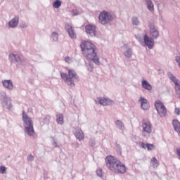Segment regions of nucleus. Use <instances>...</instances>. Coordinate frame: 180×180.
<instances>
[{
	"label": "nucleus",
	"mask_w": 180,
	"mask_h": 180,
	"mask_svg": "<svg viewBox=\"0 0 180 180\" xmlns=\"http://www.w3.org/2000/svg\"><path fill=\"white\" fill-rule=\"evenodd\" d=\"M80 48L83 52L84 57H86L87 60H91L93 63H95L96 65H99L101 62L99 58L96 56V46L94 44L89 41H83L80 44Z\"/></svg>",
	"instance_id": "obj_1"
},
{
	"label": "nucleus",
	"mask_w": 180,
	"mask_h": 180,
	"mask_svg": "<svg viewBox=\"0 0 180 180\" xmlns=\"http://www.w3.org/2000/svg\"><path fill=\"white\" fill-rule=\"evenodd\" d=\"M105 164L107 167L112 172L117 174H126V166L117 158L113 156H107L105 158Z\"/></svg>",
	"instance_id": "obj_2"
},
{
	"label": "nucleus",
	"mask_w": 180,
	"mask_h": 180,
	"mask_svg": "<svg viewBox=\"0 0 180 180\" xmlns=\"http://www.w3.org/2000/svg\"><path fill=\"white\" fill-rule=\"evenodd\" d=\"M60 77L63 79L65 84L69 85V86H75V82L79 81V76L77 74V72L74 69H68V74L60 72Z\"/></svg>",
	"instance_id": "obj_3"
},
{
	"label": "nucleus",
	"mask_w": 180,
	"mask_h": 180,
	"mask_svg": "<svg viewBox=\"0 0 180 180\" xmlns=\"http://www.w3.org/2000/svg\"><path fill=\"white\" fill-rule=\"evenodd\" d=\"M22 117L25 133H26L27 136H30V137L34 136V128L33 127V121L32 120V118H30L25 110H22Z\"/></svg>",
	"instance_id": "obj_4"
},
{
	"label": "nucleus",
	"mask_w": 180,
	"mask_h": 180,
	"mask_svg": "<svg viewBox=\"0 0 180 180\" xmlns=\"http://www.w3.org/2000/svg\"><path fill=\"white\" fill-rule=\"evenodd\" d=\"M115 15L110 12L106 11H102L98 15V22L101 25H105L113 22Z\"/></svg>",
	"instance_id": "obj_5"
},
{
	"label": "nucleus",
	"mask_w": 180,
	"mask_h": 180,
	"mask_svg": "<svg viewBox=\"0 0 180 180\" xmlns=\"http://www.w3.org/2000/svg\"><path fill=\"white\" fill-rule=\"evenodd\" d=\"M142 134L143 136H149L153 131V125L148 120H143L142 122Z\"/></svg>",
	"instance_id": "obj_6"
},
{
	"label": "nucleus",
	"mask_w": 180,
	"mask_h": 180,
	"mask_svg": "<svg viewBox=\"0 0 180 180\" xmlns=\"http://www.w3.org/2000/svg\"><path fill=\"white\" fill-rule=\"evenodd\" d=\"M8 59L11 63H17L20 65H26V64H27V61L25 58H22L18 54L11 53L8 56Z\"/></svg>",
	"instance_id": "obj_7"
},
{
	"label": "nucleus",
	"mask_w": 180,
	"mask_h": 180,
	"mask_svg": "<svg viewBox=\"0 0 180 180\" xmlns=\"http://www.w3.org/2000/svg\"><path fill=\"white\" fill-rule=\"evenodd\" d=\"M155 108L161 117L167 116V108L161 101L158 100L155 102Z\"/></svg>",
	"instance_id": "obj_8"
},
{
	"label": "nucleus",
	"mask_w": 180,
	"mask_h": 180,
	"mask_svg": "<svg viewBox=\"0 0 180 180\" xmlns=\"http://www.w3.org/2000/svg\"><path fill=\"white\" fill-rule=\"evenodd\" d=\"M167 77L175 85L176 94H177L179 98H180V81L172 74L171 72H167Z\"/></svg>",
	"instance_id": "obj_9"
},
{
	"label": "nucleus",
	"mask_w": 180,
	"mask_h": 180,
	"mask_svg": "<svg viewBox=\"0 0 180 180\" xmlns=\"http://www.w3.org/2000/svg\"><path fill=\"white\" fill-rule=\"evenodd\" d=\"M96 103L102 105L103 106H110L114 103L113 100L108 98L99 97L95 100Z\"/></svg>",
	"instance_id": "obj_10"
},
{
	"label": "nucleus",
	"mask_w": 180,
	"mask_h": 180,
	"mask_svg": "<svg viewBox=\"0 0 180 180\" xmlns=\"http://www.w3.org/2000/svg\"><path fill=\"white\" fill-rule=\"evenodd\" d=\"M85 32L90 37H95L96 36V26L89 24L85 26Z\"/></svg>",
	"instance_id": "obj_11"
},
{
	"label": "nucleus",
	"mask_w": 180,
	"mask_h": 180,
	"mask_svg": "<svg viewBox=\"0 0 180 180\" xmlns=\"http://www.w3.org/2000/svg\"><path fill=\"white\" fill-rule=\"evenodd\" d=\"M122 53L126 58H131L133 57V49L127 44H124L122 46Z\"/></svg>",
	"instance_id": "obj_12"
},
{
	"label": "nucleus",
	"mask_w": 180,
	"mask_h": 180,
	"mask_svg": "<svg viewBox=\"0 0 180 180\" xmlns=\"http://www.w3.org/2000/svg\"><path fill=\"white\" fill-rule=\"evenodd\" d=\"M144 44L148 46L149 50H151L154 47V39L152 37H148L147 34L143 35Z\"/></svg>",
	"instance_id": "obj_13"
},
{
	"label": "nucleus",
	"mask_w": 180,
	"mask_h": 180,
	"mask_svg": "<svg viewBox=\"0 0 180 180\" xmlns=\"http://www.w3.org/2000/svg\"><path fill=\"white\" fill-rule=\"evenodd\" d=\"M150 36L152 39H158L160 37V32H158V30L155 28V26L154 24H150Z\"/></svg>",
	"instance_id": "obj_14"
},
{
	"label": "nucleus",
	"mask_w": 180,
	"mask_h": 180,
	"mask_svg": "<svg viewBox=\"0 0 180 180\" xmlns=\"http://www.w3.org/2000/svg\"><path fill=\"white\" fill-rule=\"evenodd\" d=\"M19 25V15H15L8 23L10 29H16Z\"/></svg>",
	"instance_id": "obj_15"
},
{
	"label": "nucleus",
	"mask_w": 180,
	"mask_h": 180,
	"mask_svg": "<svg viewBox=\"0 0 180 180\" xmlns=\"http://www.w3.org/2000/svg\"><path fill=\"white\" fill-rule=\"evenodd\" d=\"M74 135L75 136L76 139L79 140V141H82L84 139H85V134L81 128L77 127L75 129L74 132Z\"/></svg>",
	"instance_id": "obj_16"
},
{
	"label": "nucleus",
	"mask_w": 180,
	"mask_h": 180,
	"mask_svg": "<svg viewBox=\"0 0 180 180\" xmlns=\"http://www.w3.org/2000/svg\"><path fill=\"white\" fill-rule=\"evenodd\" d=\"M1 84L8 91H13V82L11 79H4L1 81Z\"/></svg>",
	"instance_id": "obj_17"
},
{
	"label": "nucleus",
	"mask_w": 180,
	"mask_h": 180,
	"mask_svg": "<svg viewBox=\"0 0 180 180\" xmlns=\"http://www.w3.org/2000/svg\"><path fill=\"white\" fill-rule=\"evenodd\" d=\"M65 29L68 33L70 39H75V31H74V28L72 27V26L70 25V24H66L65 25Z\"/></svg>",
	"instance_id": "obj_18"
},
{
	"label": "nucleus",
	"mask_w": 180,
	"mask_h": 180,
	"mask_svg": "<svg viewBox=\"0 0 180 180\" xmlns=\"http://www.w3.org/2000/svg\"><path fill=\"white\" fill-rule=\"evenodd\" d=\"M139 102L141 103V107L143 110H148L150 105H148V101L144 97H140Z\"/></svg>",
	"instance_id": "obj_19"
},
{
	"label": "nucleus",
	"mask_w": 180,
	"mask_h": 180,
	"mask_svg": "<svg viewBox=\"0 0 180 180\" xmlns=\"http://www.w3.org/2000/svg\"><path fill=\"white\" fill-rule=\"evenodd\" d=\"M3 106L6 108V109H8V110H11L12 109V103L11 98H6V100L3 101Z\"/></svg>",
	"instance_id": "obj_20"
},
{
	"label": "nucleus",
	"mask_w": 180,
	"mask_h": 180,
	"mask_svg": "<svg viewBox=\"0 0 180 180\" xmlns=\"http://www.w3.org/2000/svg\"><path fill=\"white\" fill-rule=\"evenodd\" d=\"M172 124H173V127L175 130V131H176L179 134V136H180V122L179 121H178L177 120H174L172 121Z\"/></svg>",
	"instance_id": "obj_21"
},
{
	"label": "nucleus",
	"mask_w": 180,
	"mask_h": 180,
	"mask_svg": "<svg viewBox=\"0 0 180 180\" xmlns=\"http://www.w3.org/2000/svg\"><path fill=\"white\" fill-rule=\"evenodd\" d=\"M142 87L143 89H146V91H151V89H153V86H151V84L145 79L142 80Z\"/></svg>",
	"instance_id": "obj_22"
},
{
	"label": "nucleus",
	"mask_w": 180,
	"mask_h": 180,
	"mask_svg": "<svg viewBox=\"0 0 180 180\" xmlns=\"http://www.w3.org/2000/svg\"><path fill=\"white\" fill-rule=\"evenodd\" d=\"M150 165L154 169H157L158 168V165H160V164L158 163V160H157L156 157H153L151 158Z\"/></svg>",
	"instance_id": "obj_23"
},
{
	"label": "nucleus",
	"mask_w": 180,
	"mask_h": 180,
	"mask_svg": "<svg viewBox=\"0 0 180 180\" xmlns=\"http://www.w3.org/2000/svg\"><path fill=\"white\" fill-rule=\"evenodd\" d=\"M56 122L58 124H60V126H63L64 124V115L63 114H56Z\"/></svg>",
	"instance_id": "obj_24"
},
{
	"label": "nucleus",
	"mask_w": 180,
	"mask_h": 180,
	"mask_svg": "<svg viewBox=\"0 0 180 180\" xmlns=\"http://www.w3.org/2000/svg\"><path fill=\"white\" fill-rule=\"evenodd\" d=\"M146 6H147V8L148 9V11H150V12H153L154 11V4H153V1L151 0H144Z\"/></svg>",
	"instance_id": "obj_25"
},
{
	"label": "nucleus",
	"mask_w": 180,
	"mask_h": 180,
	"mask_svg": "<svg viewBox=\"0 0 180 180\" xmlns=\"http://www.w3.org/2000/svg\"><path fill=\"white\" fill-rule=\"evenodd\" d=\"M115 126L117 127V129H119V130H121L122 131H123V130H124V124H123V122L117 120L115 122Z\"/></svg>",
	"instance_id": "obj_26"
},
{
	"label": "nucleus",
	"mask_w": 180,
	"mask_h": 180,
	"mask_svg": "<svg viewBox=\"0 0 180 180\" xmlns=\"http://www.w3.org/2000/svg\"><path fill=\"white\" fill-rule=\"evenodd\" d=\"M51 119V116L46 115L42 121H40V124L43 126V124H50V120Z\"/></svg>",
	"instance_id": "obj_27"
},
{
	"label": "nucleus",
	"mask_w": 180,
	"mask_h": 180,
	"mask_svg": "<svg viewBox=\"0 0 180 180\" xmlns=\"http://www.w3.org/2000/svg\"><path fill=\"white\" fill-rule=\"evenodd\" d=\"M131 22L134 26H139L140 25V20H139V18L136 16L131 18Z\"/></svg>",
	"instance_id": "obj_28"
},
{
	"label": "nucleus",
	"mask_w": 180,
	"mask_h": 180,
	"mask_svg": "<svg viewBox=\"0 0 180 180\" xmlns=\"http://www.w3.org/2000/svg\"><path fill=\"white\" fill-rule=\"evenodd\" d=\"M51 37L53 41H58V33L57 32H52Z\"/></svg>",
	"instance_id": "obj_29"
},
{
	"label": "nucleus",
	"mask_w": 180,
	"mask_h": 180,
	"mask_svg": "<svg viewBox=\"0 0 180 180\" xmlns=\"http://www.w3.org/2000/svg\"><path fill=\"white\" fill-rule=\"evenodd\" d=\"M53 6L55 8V9H58L60 6H61V1L56 0L53 3Z\"/></svg>",
	"instance_id": "obj_30"
},
{
	"label": "nucleus",
	"mask_w": 180,
	"mask_h": 180,
	"mask_svg": "<svg viewBox=\"0 0 180 180\" xmlns=\"http://www.w3.org/2000/svg\"><path fill=\"white\" fill-rule=\"evenodd\" d=\"M0 95L1 96V99L3 101H6V99H9V98L6 96V92H5V91H1L0 93Z\"/></svg>",
	"instance_id": "obj_31"
},
{
	"label": "nucleus",
	"mask_w": 180,
	"mask_h": 180,
	"mask_svg": "<svg viewBox=\"0 0 180 180\" xmlns=\"http://www.w3.org/2000/svg\"><path fill=\"white\" fill-rule=\"evenodd\" d=\"M89 143L90 147H95V145L96 144L95 138H91Z\"/></svg>",
	"instance_id": "obj_32"
},
{
	"label": "nucleus",
	"mask_w": 180,
	"mask_h": 180,
	"mask_svg": "<svg viewBox=\"0 0 180 180\" xmlns=\"http://www.w3.org/2000/svg\"><path fill=\"white\" fill-rule=\"evenodd\" d=\"M65 63H68V64H71L74 61V59L70 56H66L65 58Z\"/></svg>",
	"instance_id": "obj_33"
},
{
	"label": "nucleus",
	"mask_w": 180,
	"mask_h": 180,
	"mask_svg": "<svg viewBox=\"0 0 180 180\" xmlns=\"http://www.w3.org/2000/svg\"><path fill=\"white\" fill-rule=\"evenodd\" d=\"M86 68L88 71L92 72L94 71V64L92 63H89V64L86 65Z\"/></svg>",
	"instance_id": "obj_34"
},
{
	"label": "nucleus",
	"mask_w": 180,
	"mask_h": 180,
	"mask_svg": "<svg viewBox=\"0 0 180 180\" xmlns=\"http://www.w3.org/2000/svg\"><path fill=\"white\" fill-rule=\"evenodd\" d=\"M146 148H148V151H151V150H153L155 148V146L151 143H147Z\"/></svg>",
	"instance_id": "obj_35"
},
{
	"label": "nucleus",
	"mask_w": 180,
	"mask_h": 180,
	"mask_svg": "<svg viewBox=\"0 0 180 180\" xmlns=\"http://www.w3.org/2000/svg\"><path fill=\"white\" fill-rule=\"evenodd\" d=\"M96 174L98 175V176H99L100 178H102L103 174H102V169H98L96 170Z\"/></svg>",
	"instance_id": "obj_36"
},
{
	"label": "nucleus",
	"mask_w": 180,
	"mask_h": 180,
	"mask_svg": "<svg viewBox=\"0 0 180 180\" xmlns=\"http://www.w3.org/2000/svg\"><path fill=\"white\" fill-rule=\"evenodd\" d=\"M27 161H34V156L33 155L30 154L27 158Z\"/></svg>",
	"instance_id": "obj_37"
},
{
	"label": "nucleus",
	"mask_w": 180,
	"mask_h": 180,
	"mask_svg": "<svg viewBox=\"0 0 180 180\" xmlns=\"http://www.w3.org/2000/svg\"><path fill=\"white\" fill-rule=\"evenodd\" d=\"M6 172V167L4 166H1L0 167V174H5Z\"/></svg>",
	"instance_id": "obj_38"
},
{
	"label": "nucleus",
	"mask_w": 180,
	"mask_h": 180,
	"mask_svg": "<svg viewBox=\"0 0 180 180\" xmlns=\"http://www.w3.org/2000/svg\"><path fill=\"white\" fill-rule=\"evenodd\" d=\"M20 26L22 29H26V27H27V23L22 22L20 23Z\"/></svg>",
	"instance_id": "obj_39"
},
{
	"label": "nucleus",
	"mask_w": 180,
	"mask_h": 180,
	"mask_svg": "<svg viewBox=\"0 0 180 180\" xmlns=\"http://www.w3.org/2000/svg\"><path fill=\"white\" fill-rule=\"evenodd\" d=\"M174 113L176 115V116L180 115V108H175Z\"/></svg>",
	"instance_id": "obj_40"
},
{
	"label": "nucleus",
	"mask_w": 180,
	"mask_h": 180,
	"mask_svg": "<svg viewBox=\"0 0 180 180\" xmlns=\"http://www.w3.org/2000/svg\"><path fill=\"white\" fill-rule=\"evenodd\" d=\"M139 147H141V148H146V143H144V142H141V143H139Z\"/></svg>",
	"instance_id": "obj_41"
},
{
	"label": "nucleus",
	"mask_w": 180,
	"mask_h": 180,
	"mask_svg": "<svg viewBox=\"0 0 180 180\" xmlns=\"http://www.w3.org/2000/svg\"><path fill=\"white\" fill-rule=\"evenodd\" d=\"M52 146L53 147H58V145L57 144V141H56L55 139H53V142L52 143Z\"/></svg>",
	"instance_id": "obj_42"
},
{
	"label": "nucleus",
	"mask_w": 180,
	"mask_h": 180,
	"mask_svg": "<svg viewBox=\"0 0 180 180\" xmlns=\"http://www.w3.org/2000/svg\"><path fill=\"white\" fill-rule=\"evenodd\" d=\"M176 154H177V155H178V157H179V158L180 160V148H178L176 149Z\"/></svg>",
	"instance_id": "obj_43"
},
{
	"label": "nucleus",
	"mask_w": 180,
	"mask_h": 180,
	"mask_svg": "<svg viewBox=\"0 0 180 180\" xmlns=\"http://www.w3.org/2000/svg\"><path fill=\"white\" fill-rule=\"evenodd\" d=\"M72 13L73 16H77V15H78V11H73Z\"/></svg>",
	"instance_id": "obj_44"
},
{
	"label": "nucleus",
	"mask_w": 180,
	"mask_h": 180,
	"mask_svg": "<svg viewBox=\"0 0 180 180\" xmlns=\"http://www.w3.org/2000/svg\"><path fill=\"white\" fill-rule=\"evenodd\" d=\"M77 147L79 146V143H77Z\"/></svg>",
	"instance_id": "obj_45"
}]
</instances>
